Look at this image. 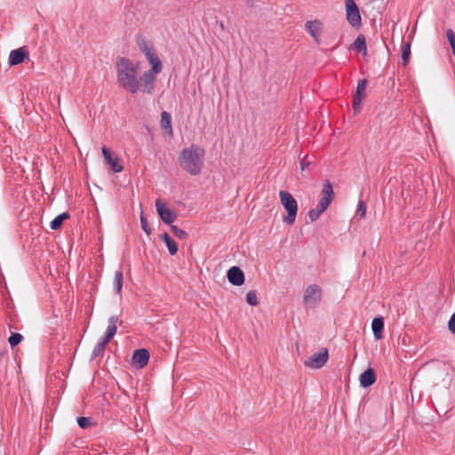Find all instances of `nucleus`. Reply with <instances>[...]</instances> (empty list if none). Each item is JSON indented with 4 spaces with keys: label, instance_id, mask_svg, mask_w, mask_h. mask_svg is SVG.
Listing matches in <instances>:
<instances>
[{
    "label": "nucleus",
    "instance_id": "nucleus-1",
    "mask_svg": "<svg viewBox=\"0 0 455 455\" xmlns=\"http://www.w3.org/2000/svg\"><path fill=\"white\" fill-rule=\"evenodd\" d=\"M138 45L151 66V68L145 71L141 77L142 92L152 94L155 89L156 75L162 71L163 65L149 41L145 38H140L138 41Z\"/></svg>",
    "mask_w": 455,
    "mask_h": 455
},
{
    "label": "nucleus",
    "instance_id": "nucleus-2",
    "mask_svg": "<svg viewBox=\"0 0 455 455\" xmlns=\"http://www.w3.org/2000/svg\"><path fill=\"white\" fill-rule=\"evenodd\" d=\"M117 84L132 94L142 90V84L138 78V68L128 58L118 57L116 62Z\"/></svg>",
    "mask_w": 455,
    "mask_h": 455
},
{
    "label": "nucleus",
    "instance_id": "nucleus-3",
    "mask_svg": "<svg viewBox=\"0 0 455 455\" xmlns=\"http://www.w3.org/2000/svg\"><path fill=\"white\" fill-rule=\"evenodd\" d=\"M205 150L197 144L184 148L179 154L180 168L191 176L199 175L204 166Z\"/></svg>",
    "mask_w": 455,
    "mask_h": 455
},
{
    "label": "nucleus",
    "instance_id": "nucleus-4",
    "mask_svg": "<svg viewBox=\"0 0 455 455\" xmlns=\"http://www.w3.org/2000/svg\"><path fill=\"white\" fill-rule=\"evenodd\" d=\"M279 197L283 207L287 211V215L283 221L289 225H293L298 212V203L292 195L285 190L279 192Z\"/></svg>",
    "mask_w": 455,
    "mask_h": 455
},
{
    "label": "nucleus",
    "instance_id": "nucleus-5",
    "mask_svg": "<svg viewBox=\"0 0 455 455\" xmlns=\"http://www.w3.org/2000/svg\"><path fill=\"white\" fill-rule=\"evenodd\" d=\"M346 19L353 28H359L362 25V18L359 8L355 0H345Z\"/></svg>",
    "mask_w": 455,
    "mask_h": 455
},
{
    "label": "nucleus",
    "instance_id": "nucleus-6",
    "mask_svg": "<svg viewBox=\"0 0 455 455\" xmlns=\"http://www.w3.org/2000/svg\"><path fill=\"white\" fill-rule=\"evenodd\" d=\"M322 299V289L317 284L308 285L304 292L303 303L311 307H315Z\"/></svg>",
    "mask_w": 455,
    "mask_h": 455
},
{
    "label": "nucleus",
    "instance_id": "nucleus-7",
    "mask_svg": "<svg viewBox=\"0 0 455 455\" xmlns=\"http://www.w3.org/2000/svg\"><path fill=\"white\" fill-rule=\"evenodd\" d=\"M328 358V349L323 347L320 349L317 353H315L311 356H309L308 359L305 361L304 364L308 368L320 369L327 363Z\"/></svg>",
    "mask_w": 455,
    "mask_h": 455
},
{
    "label": "nucleus",
    "instance_id": "nucleus-8",
    "mask_svg": "<svg viewBox=\"0 0 455 455\" xmlns=\"http://www.w3.org/2000/svg\"><path fill=\"white\" fill-rule=\"evenodd\" d=\"M156 208L160 219L165 224L172 225V222L176 220L177 214L174 212H172L170 208H168L166 204L160 199H157L156 201Z\"/></svg>",
    "mask_w": 455,
    "mask_h": 455
},
{
    "label": "nucleus",
    "instance_id": "nucleus-9",
    "mask_svg": "<svg viewBox=\"0 0 455 455\" xmlns=\"http://www.w3.org/2000/svg\"><path fill=\"white\" fill-rule=\"evenodd\" d=\"M366 79H361L357 84L355 93L353 96V109L355 113L361 109L362 101L366 97Z\"/></svg>",
    "mask_w": 455,
    "mask_h": 455
},
{
    "label": "nucleus",
    "instance_id": "nucleus-10",
    "mask_svg": "<svg viewBox=\"0 0 455 455\" xmlns=\"http://www.w3.org/2000/svg\"><path fill=\"white\" fill-rule=\"evenodd\" d=\"M305 29L311 36L314 41L319 44L321 42L319 36L323 29L322 22L318 20H308L305 24Z\"/></svg>",
    "mask_w": 455,
    "mask_h": 455
},
{
    "label": "nucleus",
    "instance_id": "nucleus-11",
    "mask_svg": "<svg viewBox=\"0 0 455 455\" xmlns=\"http://www.w3.org/2000/svg\"><path fill=\"white\" fill-rule=\"evenodd\" d=\"M28 58V50L25 47H20L11 51L8 58V63L10 66H16L22 63Z\"/></svg>",
    "mask_w": 455,
    "mask_h": 455
},
{
    "label": "nucleus",
    "instance_id": "nucleus-12",
    "mask_svg": "<svg viewBox=\"0 0 455 455\" xmlns=\"http://www.w3.org/2000/svg\"><path fill=\"white\" fill-rule=\"evenodd\" d=\"M227 277L228 282L235 286H240L244 283V274L238 267H230L228 270Z\"/></svg>",
    "mask_w": 455,
    "mask_h": 455
},
{
    "label": "nucleus",
    "instance_id": "nucleus-13",
    "mask_svg": "<svg viewBox=\"0 0 455 455\" xmlns=\"http://www.w3.org/2000/svg\"><path fill=\"white\" fill-rule=\"evenodd\" d=\"M149 360V352L146 348L136 349L133 352L132 363L140 369L144 368Z\"/></svg>",
    "mask_w": 455,
    "mask_h": 455
},
{
    "label": "nucleus",
    "instance_id": "nucleus-14",
    "mask_svg": "<svg viewBox=\"0 0 455 455\" xmlns=\"http://www.w3.org/2000/svg\"><path fill=\"white\" fill-rule=\"evenodd\" d=\"M102 155L114 172H121L123 171L124 167L120 163L119 158H114L112 156V152L107 147L102 148Z\"/></svg>",
    "mask_w": 455,
    "mask_h": 455
},
{
    "label": "nucleus",
    "instance_id": "nucleus-15",
    "mask_svg": "<svg viewBox=\"0 0 455 455\" xmlns=\"http://www.w3.org/2000/svg\"><path fill=\"white\" fill-rule=\"evenodd\" d=\"M117 315H112L108 318L107 330L104 336L101 338L102 339L106 340L107 342H109L114 338L117 331Z\"/></svg>",
    "mask_w": 455,
    "mask_h": 455
},
{
    "label": "nucleus",
    "instance_id": "nucleus-16",
    "mask_svg": "<svg viewBox=\"0 0 455 455\" xmlns=\"http://www.w3.org/2000/svg\"><path fill=\"white\" fill-rule=\"evenodd\" d=\"M360 385L363 387H368L373 385L376 381V374L372 368L365 370L359 377Z\"/></svg>",
    "mask_w": 455,
    "mask_h": 455
},
{
    "label": "nucleus",
    "instance_id": "nucleus-17",
    "mask_svg": "<svg viewBox=\"0 0 455 455\" xmlns=\"http://www.w3.org/2000/svg\"><path fill=\"white\" fill-rule=\"evenodd\" d=\"M371 329L373 336L376 340H379L383 338L384 331V319L383 317H375L371 323Z\"/></svg>",
    "mask_w": 455,
    "mask_h": 455
},
{
    "label": "nucleus",
    "instance_id": "nucleus-18",
    "mask_svg": "<svg viewBox=\"0 0 455 455\" xmlns=\"http://www.w3.org/2000/svg\"><path fill=\"white\" fill-rule=\"evenodd\" d=\"M161 239H163L168 248L169 253L173 256L178 252V244L177 243L165 232L161 235Z\"/></svg>",
    "mask_w": 455,
    "mask_h": 455
},
{
    "label": "nucleus",
    "instance_id": "nucleus-19",
    "mask_svg": "<svg viewBox=\"0 0 455 455\" xmlns=\"http://www.w3.org/2000/svg\"><path fill=\"white\" fill-rule=\"evenodd\" d=\"M124 283V274L123 270L120 268L115 272L113 287L115 291L117 294H121Z\"/></svg>",
    "mask_w": 455,
    "mask_h": 455
},
{
    "label": "nucleus",
    "instance_id": "nucleus-20",
    "mask_svg": "<svg viewBox=\"0 0 455 455\" xmlns=\"http://www.w3.org/2000/svg\"><path fill=\"white\" fill-rule=\"evenodd\" d=\"M353 47L363 55L367 52L366 39L363 34H359L353 43Z\"/></svg>",
    "mask_w": 455,
    "mask_h": 455
},
{
    "label": "nucleus",
    "instance_id": "nucleus-21",
    "mask_svg": "<svg viewBox=\"0 0 455 455\" xmlns=\"http://www.w3.org/2000/svg\"><path fill=\"white\" fill-rule=\"evenodd\" d=\"M161 127L166 131L168 133H172V116L167 111H163L161 113V120H160Z\"/></svg>",
    "mask_w": 455,
    "mask_h": 455
},
{
    "label": "nucleus",
    "instance_id": "nucleus-22",
    "mask_svg": "<svg viewBox=\"0 0 455 455\" xmlns=\"http://www.w3.org/2000/svg\"><path fill=\"white\" fill-rule=\"evenodd\" d=\"M69 218V214L68 212H63L56 216L50 223V228L52 230H58L61 228L64 220Z\"/></svg>",
    "mask_w": 455,
    "mask_h": 455
},
{
    "label": "nucleus",
    "instance_id": "nucleus-23",
    "mask_svg": "<svg viewBox=\"0 0 455 455\" xmlns=\"http://www.w3.org/2000/svg\"><path fill=\"white\" fill-rule=\"evenodd\" d=\"M108 342H107L104 339L99 340L96 345L94 346L92 355H91V360H93L102 355L105 351L106 346Z\"/></svg>",
    "mask_w": 455,
    "mask_h": 455
},
{
    "label": "nucleus",
    "instance_id": "nucleus-24",
    "mask_svg": "<svg viewBox=\"0 0 455 455\" xmlns=\"http://www.w3.org/2000/svg\"><path fill=\"white\" fill-rule=\"evenodd\" d=\"M321 197H327L329 199L334 198V191L331 183L329 180H324L321 191Z\"/></svg>",
    "mask_w": 455,
    "mask_h": 455
},
{
    "label": "nucleus",
    "instance_id": "nucleus-25",
    "mask_svg": "<svg viewBox=\"0 0 455 455\" xmlns=\"http://www.w3.org/2000/svg\"><path fill=\"white\" fill-rule=\"evenodd\" d=\"M171 230L173 233V235L177 236L179 239L186 240L188 237V232L180 228L178 226L171 225Z\"/></svg>",
    "mask_w": 455,
    "mask_h": 455
},
{
    "label": "nucleus",
    "instance_id": "nucleus-26",
    "mask_svg": "<svg viewBox=\"0 0 455 455\" xmlns=\"http://www.w3.org/2000/svg\"><path fill=\"white\" fill-rule=\"evenodd\" d=\"M410 55H411L410 44H405L402 49V61H403V66H406L408 64Z\"/></svg>",
    "mask_w": 455,
    "mask_h": 455
},
{
    "label": "nucleus",
    "instance_id": "nucleus-27",
    "mask_svg": "<svg viewBox=\"0 0 455 455\" xmlns=\"http://www.w3.org/2000/svg\"><path fill=\"white\" fill-rule=\"evenodd\" d=\"M324 211L323 209H321L318 205L316 206V208H313L311 210H309L308 213H307V216L310 220V221H315L316 220L319 219V217L321 216V214Z\"/></svg>",
    "mask_w": 455,
    "mask_h": 455
},
{
    "label": "nucleus",
    "instance_id": "nucleus-28",
    "mask_svg": "<svg viewBox=\"0 0 455 455\" xmlns=\"http://www.w3.org/2000/svg\"><path fill=\"white\" fill-rule=\"evenodd\" d=\"M22 339H23V336L20 333L15 332V333H12L9 337L8 342H9L11 347L13 348L14 347L19 345Z\"/></svg>",
    "mask_w": 455,
    "mask_h": 455
},
{
    "label": "nucleus",
    "instance_id": "nucleus-29",
    "mask_svg": "<svg viewBox=\"0 0 455 455\" xmlns=\"http://www.w3.org/2000/svg\"><path fill=\"white\" fill-rule=\"evenodd\" d=\"M246 301L250 306H257L258 305L259 301H258V297H257V293L255 291L252 290V291H250L247 292Z\"/></svg>",
    "mask_w": 455,
    "mask_h": 455
},
{
    "label": "nucleus",
    "instance_id": "nucleus-30",
    "mask_svg": "<svg viewBox=\"0 0 455 455\" xmlns=\"http://www.w3.org/2000/svg\"><path fill=\"white\" fill-rule=\"evenodd\" d=\"M77 424L82 429H85L92 425V419L88 417L77 418Z\"/></svg>",
    "mask_w": 455,
    "mask_h": 455
},
{
    "label": "nucleus",
    "instance_id": "nucleus-31",
    "mask_svg": "<svg viewBox=\"0 0 455 455\" xmlns=\"http://www.w3.org/2000/svg\"><path fill=\"white\" fill-rule=\"evenodd\" d=\"M446 37L450 44L452 52H455V33L451 28L447 29Z\"/></svg>",
    "mask_w": 455,
    "mask_h": 455
},
{
    "label": "nucleus",
    "instance_id": "nucleus-32",
    "mask_svg": "<svg viewBox=\"0 0 455 455\" xmlns=\"http://www.w3.org/2000/svg\"><path fill=\"white\" fill-rule=\"evenodd\" d=\"M140 225H141V228L147 235L151 234V228L149 227V224H148L147 219L145 218V216H143V214L140 215Z\"/></svg>",
    "mask_w": 455,
    "mask_h": 455
},
{
    "label": "nucleus",
    "instance_id": "nucleus-33",
    "mask_svg": "<svg viewBox=\"0 0 455 455\" xmlns=\"http://www.w3.org/2000/svg\"><path fill=\"white\" fill-rule=\"evenodd\" d=\"M331 202L332 199H329L327 197H321L317 205L325 212Z\"/></svg>",
    "mask_w": 455,
    "mask_h": 455
},
{
    "label": "nucleus",
    "instance_id": "nucleus-34",
    "mask_svg": "<svg viewBox=\"0 0 455 455\" xmlns=\"http://www.w3.org/2000/svg\"><path fill=\"white\" fill-rule=\"evenodd\" d=\"M357 213L360 215V218H364L366 215V205L363 201H359L357 205Z\"/></svg>",
    "mask_w": 455,
    "mask_h": 455
},
{
    "label": "nucleus",
    "instance_id": "nucleus-35",
    "mask_svg": "<svg viewBox=\"0 0 455 455\" xmlns=\"http://www.w3.org/2000/svg\"><path fill=\"white\" fill-rule=\"evenodd\" d=\"M311 162L307 160V156H304L299 161V167L302 172L306 171L310 165Z\"/></svg>",
    "mask_w": 455,
    "mask_h": 455
},
{
    "label": "nucleus",
    "instance_id": "nucleus-36",
    "mask_svg": "<svg viewBox=\"0 0 455 455\" xmlns=\"http://www.w3.org/2000/svg\"><path fill=\"white\" fill-rule=\"evenodd\" d=\"M448 329L452 334H455V312L452 314L448 322Z\"/></svg>",
    "mask_w": 455,
    "mask_h": 455
}]
</instances>
